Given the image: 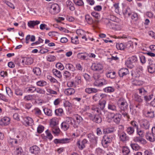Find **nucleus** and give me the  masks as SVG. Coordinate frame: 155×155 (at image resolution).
<instances>
[{"label":"nucleus","instance_id":"f257e3e1","mask_svg":"<svg viewBox=\"0 0 155 155\" xmlns=\"http://www.w3.org/2000/svg\"><path fill=\"white\" fill-rule=\"evenodd\" d=\"M91 68L95 72L98 74H101L104 71V66L100 63H94L92 64Z\"/></svg>","mask_w":155,"mask_h":155},{"label":"nucleus","instance_id":"f03ea898","mask_svg":"<svg viewBox=\"0 0 155 155\" xmlns=\"http://www.w3.org/2000/svg\"><path fill=\"white\" fill-rule=\"evenodd\" d=\"M72 118L71 117H67L65 120L61 124V128L64 131L67 130L73 125Z\"/></svg>","mask_w":155,"mask_h":155},{"label":"nucleus","instance_id":"7ed1b4c3","mask_svg":"<svg viewBox=\"0 0 155 155\" xmlns=\"http://www.w3.org/2000/svg\"><path fill=\"white\" fill-rule=\"evenodd\" d=\"M117 104L120 110H126L127 109L128 104L125 99L120 97L118 100Z\"/></svg>","mask_w":155,"mask_h":155},{"label":"nucleus","instance_id":"20e7f679","mask_svg":"<svg viewBox=\"0 0 155 155\" xmlns=\"http://www.w3.org/2000/svg\"><path fill=\"white\" fill-rule=\"evenodd\" d=\"M60 12V8L58 5L56 4H52L50 10V12L53 15L58 13Z\"/></svg>","mask_w":155,"mask_h":155},{"label":"nucleus","instance_id":"39448f33","mask_svg":"<svg viewBox=\"0 0 155 155\" xmlns=\"http://www.w3.org/2000/svg\"><path fill=\"white\" fill-rule=\"evenodd\" d=\"M112 140V137L110 136L105 135L103 137L102 142L103 145L105 147H107L108 144L111 143Z\"/></svg>","mask_w":155,"mask_h":155},{"label":"nucleus","instance_id":"423d86ee","mask_svg":"<svg viewBox=\"0 0 155 155\" xmlns=\"http://www.w3.org/2000/svg\"><path fill=\"white\" fill-rule=\"evenodd\" d=\"M118 134L120 140L123 142H125L129 140V137L124 131H118Z\"/></svg>","mask_w":155,"mask_h":155},{"label":"nucleus","instance_id":"0eeeda50","mask_svg":"<svg viewBox=\"0 0 155 155\" xmlns=\"http://www.w3.org/2000/svg\"><path fill=\"white\" fill-rule=\"evenodd\" d=\"M111 114L112 115L111 118L113 119L114 122L117 124H119L121 120V114L117 113L115 114L112 113Z\"/></svg>","mask_w":155,"mask_h":155},{"label":"nucleus","instance_id":"6e6552de","mask_svg":"<svg viewBox=\"0 0 155 155\" xmlns=\"http://www.w3.org/2000/svg\"><path fill=\"white\" fill-rule=\"evenodd\" d=\"M143 72V68L141 66L137 67L134 73H132L131 75L134 77H139Z\"/></svg>","mask_w":155,"mask_h":155},{"label":"nucleus","instance_id":"1a4fd4ad","mask_svg":"<svg viewBox=\"0 0 155 155\" xmlns=\"http://www.w3.org/2000/svg\"><path fill=\"white\" fill-rule=\"evenodd\" d=\"M21 62L23 65L31 64L33 62V60L31 57H24L21 58Z\"/></svg>","mask_w":155,"mask_h":155},{"label":"nucleus","instance_id":"9d476101","mask_svg":"<svg viewBox=\"0 0 155 155\" xmlns=\"http://www.w3.org/2000/svg\"><path fill=\"white\" fill-rule=\"evenodd\" d=\"M30 152L32 154H38L40 152V149L36 145H34L29 148Z\"/></svg>","mask_w":155,"mask_h":155},{"label":"nucleus","instance_id":"9b49d317","mask_svg":"<svg viewBox=\"0 0 155 155\" xmlns=\"http://www.w3.org/2000/svg\"><path fill=\"white\" fill-rule=\"evenodd\" d=\"M117 18L114 15H110L108 16V18H106L105 20V23L107 25L111 24V21L116 22L117 21Z\"/></svg>","mask_w":155,"mask_h":155},{"label":"nucleus","instance_id":"f8f14e48","mask_svg":"<svg viewBox=\"0 0 155 155\" xmlns=\"http://www.w3.org/2000/svg\"><path fill=\"white\" fill-rule=\"evenodd\" d=\"M23 120V123L26 126L31 125L33 124L32 119L28 117H24Z\"/></svg>","mask_w":155,"mask_h":155},{"label":"nucleus","instance_id":"ddd939ff","mask_svg":"<svg viewBox=\"0 0 155 155\" xmlns=\"http://www.w3.org/2000/svg\"><path fill=\"white\" fill-rule=\"evenodd\" d=\"M118 74L120 77H123L129 74L128 70L126 68H121L119 71Z\"/></svg>","mask_w":155,"mask_h":155},{"label":"nucleus","instance_id":"4468645a","mask_svg":"<svg viewBox=\"0 0 155 155\" xmlns=\"http://www.w3.org/2000/svg\"><path fill=\"white\" fill-rule=\"evenodd\" d=\"M107 108L109 110L112 111H116L117 110V107L115 104L111 102H109Z\"/></svg>","mask_w":155,"mask_h":155},{"label":"nucleus","instance_id":"2eb2a0df","mask_svg":"<svg viewBox=\"0 0 155 155\" xmlns=\"http://www.w3.org/2000/svg\"><path fill=\"white\" fill-rule=\"evenodd\" d=\"M87 137L90 140V141L93 142L94 143H96L98 140V137L94 135L90 134L87 135Z\"/></svg>","mask_w":155,"mask_h":155},{"label":"nucleus","instance_id":"dca6fc26","mask_svg":"<svg viewBox=\"0 0 155 155\" xmlns=\"http://www.w3.org/2000/svg\"><path fill=\"white\" fill-rule=\"evenodd\" d=\"M93 77L95 80L94 82V85L98 86L99 85L100 83L101 82L102 78H100V75L96 74H94Z\"/></svg>","mask_w":155,"mask_h":155},{"label":"nucleus","instance_id":"f3484780","mask_svg":"<svg viewBox=\"0 0 155 155\" xmlns=\"http://www.w3.org/2000/svg\"><path fill=\"white\" fill-rule=\"evenodd\" d=\"M75 92V90L74 89L69 88L65 89L64 92L65 94L69 96L74 94Z\"/></svg>","mask_w":155,"mask_h":155},{"label":"nucleus","instance_id":"a211bd4d","mask_svg":"<svg viewBox=\"0 0 155 155\" xmlns=\"http://www.w3.org/2000/svg\"><path fill=\"white\" fill-rule=\"evenodd\" d=\"M10 119L8 117H4L0 120L1 124L2 125L6 126L9 124Z\"/></svg>","mask_w":155,"mask_h":155},{"label":"nucleus","instance_id":"6ab92c4d","mask_svg":"<svg viewBox=\"0 0 155 155\" xmlns=\"http://www.w3.org/2000/svg\"><path fill=\"white\" fill-rule=\"evenodd\" d=\"M40 23V21L38 20L30 21L28 22V26L31 28H33L34 26Z\"/></svg>","mask_w":155,"mask_h":155},{"label":"nucleus","instance_id":"aec40b11","mask_svg":"<svg viewBox=\"0 0 155 155\" xmlns=\"http://www.w3.org/2000/svg\"><path fill=\"white\" fill-rule=\"evenodd\" d=\"M35 38L34 35H28L25 38V43L28 44L30 41L31 42H34L35 41Z\"/></svg>","mask_w":155,"mask_h":155},{"label":"nucleus","instance_id":"412c9836","mask_svg":"<svg viewBox=\"0 0 155 155\" xmlns=\"http://www.w3.org/2000/svg\"><path fill=\"white\" fill-rule=\"evenodd\" d=\"M98 90L94 88H87L85 89V92L89 94L95 93L97 92Z\"/></svg>","mask_w":155,"mask_h":155},{"label":"nucleus","instance_id":"4be33fe9","mask_svg":"<svg viewBox=\"0 0 155 155\" xmlns=\"http://www.w3.org/2000/svg\"><path fill=\"white\" fill-rule=\"evenodd\" d=\"M66 4L67 7L71 11H73L75 10V7L74 4L70 1L68 0L66 2Z\"/></svg>","mask_w":155,"mask_h":155},{"label":"nucleus","instance_id":"5701e85b","mask_svg":"<svg viewBox=\"0 0 155 155\" xmlns=\"http://www.w3.org/2000/svg\"><path fill=\"white\" fill-rule=\"evenodd\" d=\"M133 140L136 142H139L143 144H144L145 143V140L140 137H135L134 138Z\"/></svg>","mask_w":155,"mask_h":155},{"label":"nucleus","instance_id":"b1692460","mask_svg":"<svg viewBox=\"0 0 155 155\" xmlns=\"http://www.w3.org/2000/svg\"><path fill=\"white\" fill-rule=\"evenodd\" d=\"M106 101L105 100H100L99 101L98 106L100 107V109L103 110L105 106Z\"/></svg>","mask_w":155,"mask_h":155},{"label":"nucleus","instance_id":"393cba45","mask_svg":"<svg viewBox=\"0 0 155 155\" xmlns=\"http://www.w3.org/2000/svg\"><path fill=\"white\" fill-rule=\"evenodd\" d=\"M65 68L67 69L72 71H74L76 70L72 64L70 63L66 64L65 65Z\"/></svg>","mask_w":155,"mask_h":155},{"label":"nucleus","instance_id":"a878e982","mask_svg":"<svg viewBox=\"0 0 155 155\" xmlns=\"http://www.w3.org/2000/svg\"><path fill=\"white\" fill-rule=\"evenodd\" d=\"M153 134H150L146 135V138L149 141L151 142H153L155 140V138Z\"/></svg>","mask_w":155,"mask_h":155},{"label":"nucleus","instance_id":"bb28decb","mask_svg":"<svg viewBox=\"0 0 155 155\" xmlns=\"http://www.w3.org/2000/svg\"><path fill=\"white\" fill-rule=\"evenodd\" d=\"M88 54L87 53H78V58L82 59H87V58Z\"/></svg>","mask_w":155,"mask_h":155},{"label":"nucleus","instance_id":"cd10ccee","mask_svg":"<svg viewBox=\"0 0 155 155\" xmlns=\"http://www.w3.org/2000/svg\"><path fill=\"white\" fill-rule=\"evenodd\" d=\"M52 133L55 135H58L60 132V130L59 128L57 126L52 127Z\"/></svg>","mask_w":155,"mask_h":155},{"label":"nucleus","instance_id":"c85d7f7f","mask_svg":"<svg viewBox=\"0 0 155 155\" xmlns=\"http://www.w3.org/2000/svg\"><path fill=\"white\" fill-rule=\"evenodd\" d=\"M115 89L113 87H107L103 89L104 92L106 93H112L114 91Z\"/></svg>","mask_w":155,"mask_h":155},{"label":"nucleus","instance_id":"c756f323","mask_svg":"<svg viewBox=\"0 0 155 155\" xmlns=\"http://www.w3.org/2000/svg\"><path fill=\"white\" fill-rule=\"evenodd\" d=\"M74 82L76 84L78 85L81 84V76L80 74H78L75 76Z\"/></svg>","mask_w":155,"mask_h":155},{"label":"nucleus","instance_id":"7c9ffc66","mask_svg":"<svg viewBox=\"0 0 155 155\" xmlns=\"http://www.w3.org/2000/svg\"><path fill=\"white\" fill-rule=\"evenodd\" d=\"M85 19L87 22L89 24L91 25L93 22L92 18L89 15H85Z\"/></svg>","mask_w":155,"mask_h":155},{"label":"nucleus","instance_id":"2f4dec72","mask_svg":"<svg viewBox=\"0 0 155 155\" xmlns=\"http://www.w3.org/2000/svg\"><path fill=\"white\" fill-rule=\"evenodd\" d=\"M53 74L57 77L60 78L61 77V72L56 69H53L52 70Z\"/></svg>","mask_w":155,"mask_h":155},{"label":"nucleus","instance_id":"473e14b6","mask_svg":"<svg viewBox=\"0 0 155 155\" xmlns=\"http://www.w3.org/2000/svg\"><path fill=\"white\" fill-rule=\"evenodd\" d=\"M36 88L35 86H31L29 87L26 89H27V92L28 93H33L36 91Z\"/></svg>","mask_w":155,"mask_h":155},{"label":"nucleus","instance_id":"72a5a7b5","mask_svg":"<svg viewBox=\"0 0 155 155\" xmlns=\"http://www.w3.org/2000/svg\"><path fill=\"white\" fill-rule=\"evenodd\" d=\"M36 85L40 87H44L47 84V83L46 81L44 80H40L36 83Z\"/></svg>","mask_w":155,"mask_h":155},{"label":"nucleus","instance_id":"f704fd0d","mask_svg":"<svg viewBox=\"0 0 155 155\" xmlns=\"http://www.w3.org/2000/svg\"><path fill=\"white\" fill-rule=\"evenodd\" d=\"M33 71L34 73L37 75H40L41 74V71L40 69L38 67H35L33 68Z\"/></svg>","mask_w":155,"mask_h":155},{"label":"nucleus","instance_id":"c9c22d12","mask_svg":"<svg viewBox=\"0 0 155 155\" xmlns=\"http://www.w3.org/2000/svg\"><path fill=\"white\" fill-rule=\"evenodd\" d=\"M126 132L129 135H132L134 132V128L132 127H129L127 128Z\"/></svg>","mask_w":155,"mask_h":155},{"label":"nucleus","instance_id":"e433bc0d","mask_svg":"<svg viewBox=\"0 0 155 155\" xmlns=\"http://www.w3.org/2000/svg\"><path fill=\"white\" fill-rule=\"evenodd\" d=\"M92 120L97 123H101L102 120L101 117L98 115L95 116Z\"/></svg>","mask_w":155,"mask_h":155},{"label":"nucleus","instance_id":"4c0bfd02","mask_svg":"<svg viewBox=\"0 0 155 155\" xmlns=\"http://www.w3.org/2000/svg\"><path fill=\"white\" fill-rule=\"evenodd\" d=\"M74 3L76 5L81 6L84 5V3L82 0H73Z\"/></svg>","mask_w":155,"mask_h":155},{"label":"nucleus","instance_id":"58836bf2","mask_svg":"<svg viewBox=\"0 0 155 155\" xmlns=\"http://www.w3.org/2000/svg\"><path fill=\"white\" fill-rule=\"evenodd\" d=\"M123 13L124 15L130 16V9L129 8H127L124 9L123 10Z\"/></svg>","mask_w":155,"mask_h":155},{"label":"nucleus","instance_id":"ea45409f","mask_svg":"<svg viewBox=\"0 0 155 155\" xmlns=\"http://www.w3.org/2000/svg\"><path fill=\"white\" fill-rule=\"evenodd\" d=\"M43 110L45 114L46 115L49 116H51L52 115V113L51 110L48 108H45L43 109Z\"/></svg>","mask_w":155,"mask_h":155},{"label":"nucleus","instance_id":"a19ab883","mask_svg":"<svg viewBox=\"0 0 155 155\" xmlns=\"http://www.w3.org/2000/svg\"><path fill=\"white\" fill-rule=\"evenodd\" d=\"M132 84L134 85L138 86L142 85L143 82L141 81L138 80H134L132 81Z\"/></svg>","mask_w":155,"mask_h":155},{"label":"nucleus","instance_id":"79ce46f5","mask_svg":"<svg viewBox=\"0 0 155 155\" xmlns=\"http://www.w3.org/2000/svg\"><path fill=\"white\" fill-rule=\"evenodd\" d=\"M133 63L131 62V61L128 59L125 62V64L126 66L128 68H131L133 67Z\"/></svg>","mask_w":155,"mask_h":155},{"label":"nucleus","instance_id":"37998d69","mask_svg":"<svg viewBox=\"0 0 155 155\" xmlns=\"http://www.w3.org/2000/svg\"><path fill=\"white\" fill-rule=\"evenodd\" d=\"M116 73L115 72H111L106 73V75L107 78H115Z\"/></svg>","mask_w":155,"mask_h":155},{"label":"nucleus","instance_id":"c03bdc74","mask_svg":"<svg viewBox=\"0 0 155 155\" xmlns=\"http://www.w3.org/2000/svg\"><path fill=\"white\" fill-rule=\"evenodd\" d=\"M71 42L75 44H77L79 43V41L78 40V37L77 36L72 37L71 38Z\"/></svg>","mask_w":155,"mask_h":155},{"label":"nucleus","instance_id":"a18cd8bd","mask_svg":"<svg viewBox=\"0 0 155 155\" xmlns=\"http://www.w3.org/2000/svg\"><path fill=\"white\" fill-rule=\"evenodd\" d=\"M63 113V110L61 108L56 109L55 110V114L58 116H61Z\"/></svg>","mask_w":155,"mask_h":155},{"label":"nucleus","instance_id":"49530a36","mask_svg":"<svg viewBox=\"0 0 155 155\" xmlns=\"http://www.w3.org/2000/svg\"><path fill=\"white\" fill-rule=\"evenodd\" d=\"M146 117L150 118H153L154 117L153 111L151 110V109L150 111H147V114H146Z\"/></svg>","mask_w":155,"mask_h":155},{"label":"nucleus","instance_id":"de8ad7c7","mask_svg":"<svg viewBox=\"0 0 155 155\" xmlns=\"http://www.w3.org/2000/svg\"><path fill=\"white\" fill-rule=\"evenodd\" d=\"M33 111L34 114L36 116H39L42 114L41 110L38 108H35Z\"/></svg>","mask_w":155,"mask_h":155},{"label":"nucleus","instance_id":"09e8293b","mask_svg":"<svg viewBox=\"0 0 155 155\" xmlns=\"http://www.w3.org/2000/svg\"><path fill=\"white\" fill-rule=\"evenodd\" d=\"M130 152V149L127 147H124L122 149L123 155H128Z\"/></svg>","mask_w":155,"mask_h":155},{"label":"nucleus","instance_id":"8fccbe9b","mask_svg":"<svg viewBox=\"0 0 155 155\" xmlns=\"http://www.w3.org/2000/svg\"><path fill=\"white\" fill-rule=\"evenodd\" d=\"M75 117L76 121L78 125L79 124L82 122L83 119L81 116L78 115H76Z\"/></svg>","mask_w":155,"mask_h":155},{"label":"nucleus","instance_id":"3c124183","mask_svg":"<svg viewBox=\"0 0 155 155\" xmlns=\"http://www.w3.org/2000/svg\"><path fill=\"white\" fill-rule=\"evenodd\" d=\"M116 48L120 50H123L125 48L124 45L122 43L117 44L116 45Z\"/></svg>","mask_w":155,"mask_h":155},{"label":"nucleus","instance_id":"603ef678","mask_svg":"<svg viewBox=\"0 0 155 155\" xmlns=\"http://www.w3.org/2000/svg\"><path fill=\"white\" fill-rule=\"evenodd\" d=\"M23 91L20 89L18 88L15 90V93L17 96H21L23 95Z\"/></svg>","mask_w":155,"mask_h":155},{"label":"nucleus","instance_id":"864d4df0","mask_svg":"<svg viewBox=\"0 0 155 155\" xmlns=\"http://www.w3.org/2000/svg\"><path fill=\"white\" fill-rule=\"evenodd\" d=\"M133 97L134 99L136 101L139 102H140L142 101V100L140 97L137 94H134L133 96Z\"/></svg>","mask_w":155,"mask_h":155},{"label":"nucleus","instance_id":"5fc2aeb1","mask_svg":"<svg viewBox=\"0 0 155 155\" xmlns=\"http://www.w3.org/2000/svg\"><path fill=\"white\" fill-rule=\"evenodd\" d=\"M23 152V150L21 147L17 148L16 149L15 152L17 155H21Z\"/></svg>","mask_w":155,"mask_h":155},{"label":"nucleus","instance_id":"6e6d98bb","mask_svg":"<svg viewBox=\"0 0 155 155\" xmlns=\"http://www.w3.org/2000/svg\"><path fill=\"white\" fill-rule=\"evenodd\" d=\"M130 146L133 150H138L140 149V146L137 143H131Z\"/></svg>","mask_w":155,"mask_h":155},{"label":"nucleus","instance_id":"4d7b16f0","mask_svg":"<svg viewBox=\"0 0 155 155\" xmlns=\"http://www.w3.org/2000/svg\"><path fill=\"white\" fill-rule=\"evenodd\" d=\"M56 57L51 55H49L47 57V60L50 62L54 61L56 59Z\"/></svg>","mask_w":155,"mask_h":155},{"label":"nucleus","instance_id":"13d9d810","mask_svg":"<svg viewBox=\"0 0 155 155\" xmlns=\"http://www.w3.org/2000/svg\"><path fill=\"white\" fill-rule=\"evenodd\" d=\"M60 139L61 143H67L70 142L71 139L70 138H63Z\"/></svg>","mask_w":155,"mask_h":155},{"label":"nucleus","instance_id":"bf43d9fd","mask_svg":"<svg viewBox=\"0 0 155 155\" xmlns=\"http://www.w3.org/2000/svg\"><path fill=\"white\" fill-rule=\"evenodd\" d=\"M45 134L47 137L50 140H51L53 137L48 130H47L45 131Z\"/></svg>","mask_w":155,"mask_h":155},{"label":"nucleus","instance_id":"052dcab7","mask_svg":"<svg viewBox=\"0 0 155 155\" xmlns=\"http://www.w3.org/2000/svg\"><path fill=\"white\" fill-rule=\"evenodd\" d=\"M67 85L69 87H76V84L73 81H69L67 82Z\"/></svg>","mask_w":155,"mask_h":155},{"label":"nucleus","instance_id":"680f3d73","mask_svg":"<svg viewBox=\"0 0 155 155\" xmlns=\"http://www.w3.org/2000/svg\"><path fill=\"white\" fill-rule=\"evenodd\" d=\"M91 110L93 111L94 113L97 112V114H99L101 113L100 109L97 107L95 106H93L91 107Z\"/></svg>","mask_w":155,"mask_h":155},{"label":"nucleus","instance_id":"e2e57ef3","mask_svg":"<svg viewBox=\"0 0 155 155\" xmlns=\"http://www.w3.org/2000/svg\"><path fill=\"white\" fill-rule=\"evenodd\" d=\"M113 6L114 8L115 12L117 13H118L119 12L120 8L119 7V3H115L114 4Z\"/></svg>","mask_w":155,"mask_h":155},{"label":"nucleus","instance_id":"0e129e2a","mask_svg":"<svg viewBox=\"0 0 155 155\" xmlns=\"http://www.w3.org/2000/svg\"><path fill=\"white\" fill-rule=\"evenodd\" d=\"M77 145L79 149L81 150H83L85 147V145H83L79 140L77 142Z\"/></svg>","mask_w":155,"mask_h":155},{"label":"nucleus","instance_id":"69168bd1","mask_svg":"<svg viewBox=\"0 0 155 155\" xmlns=\"http://www.w3.org/2000/svg\"><path fill=\"white\" fill-rule=\"evenodd\" d=\"M126 110H120V112L123 116L126 117L127 119H128L129 118V116Z\"/></svg>","mask_w":155,"mask_h":155},{"label":"nucleus","instance_id":"338daca9","mask_svg":"<svg viewBox=\"0 0 155 155\" xmlns=\"http://www.w3.org/2000/svg\"><path fill=\"white\" fill-rule=\"evenodd\" d=\"M36 92L38 93L41 94H44L45 93V91L44 89H42L40 88H36Z\"/></svg>","mask_w":155,"mask_h":155},{"label":"nucleus","instance_id":"774afa93","mask_svg":"<svg viewBox=\"0 0 155 155\" xmlns=\"http://www.w3.org/2000/svg\"><path fill=\"white\" fill-rule=\"evenodd\" d=\"M6 90L7 93L10 97H12V96L13 92L10 88L8 87H6Z\"/></svg>","mask_w":155,"mask_h":155}]
</instances>
